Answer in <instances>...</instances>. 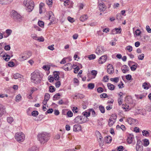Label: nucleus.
Listing matches in <instances>:
<instances>
[{
  "instance_id": "nucleus-1",
  "label": "nucleus",
  "mask_w": 151,
  "mask_h": 151,
  "mask_svg": "<svg viewBox=\"0 0 151 151\" xmlns=\"http://www.w3.org/2000/svg\"><path fill=\"white\" fill-rule=\"evenodd\" d=\"M37 138L41 144H44L48 142L50 138V136L49 133L43 132L38 133Z\"/></svg>"
},
{
  "instance_id": "nucleus-2",
  "label": "nucleus",
  "mask_w": 151,
  "mask_h": 151,
  "mask_svg": "<svg viewBox=\"0 0 151 151\" xmlns=\"http://www.w3.org/2000/svg\"><path fill=\"white\" fill-rule=\"evenodd\" d=\"M42 80L39 72L35 70L31 74V81L32 82L38 84H39Z\"/></svg>"
},
{
  "instance_id": "nucleus-3",
  "label": "nucleus",
  "mask_w": 151,
  "mask_h": 151,
  "mask_svg": "<svg viewBox=\"0 0 151 151\" xmlns=\"http://www.w3.org/2000/svg\"><path fill=\"white\" fill-rule=\"evenodd\" d=\"M10 15L12 18L15 21L20 22L22 20L21 16L14 10L12 11Z\"/></svg>"
},
{
  "instance_id": "nucleus-4",
  "label": "nucleus",
  "mask_w": 151,
  "mask_h": 151,
  "mask_svg": "<svg viewBox=\"0 0 151 151\" xmlns=\"http://www.w3.org/2000/svg\"><path fill=\"white\" fill-rule=\"evenodd\" d=\"M32 55V52L30 51L25 52L20 55L19 60L20 61L25 60L29 58Z\"/></svg>"
},
{
  "instance_id": "nucleus-5",
  "label": "nucleus",
  "mask_w": 151,
  "mask_h": 151,
  "mask_svg": "<svg viewBox=\"0 0 151 151\" xmlns=\"http://www.w3.org/2000/svg\"><path fill=\"white\" fill-rule=\"evenodd\" d=\"M24 134L22 132L17 133L15 135V138L19 142H22L25 139Z\"/></svg>"
},
{
  "instance_id": "nucleus-6",
  "label": "nucleus",
  "mask_w": 151,
  "mask_h": 151,
  "mask_svg": "<svg viewBox=\"0 0 151 151\" xmlns=\"http://www.w3.org/2000/svg\"><path fill=\"white\" fill-rule=\"evenodd\" d=\"M83 116H78L76 117L74 119V121L75 123L78 124H82L88 121L87 120H84V118H83Z\"/></svg>"
},
{
  "instance_id": "nucleus-7",
  "label": "nucleus",
  "mask_w": 151,
  "mask_h": 151,
  "mask_svg": "<svg viewBox=\"0 0 151 151\" xmlns=\"http://www.w3.org/2000/svg\"><path fill=\"white\" fill-rule=\"evenodd\" d=\"M24 4H25L27 7V10L29 12H31L33 9L34 7V4L32 2H28L24 1Z\"/></svg>"
},
{
  "instance_id": "nucleus-8",
  "label": "nucleus",
  "mask_w": 151,
  "mask_h": 151,
  "mask_svg": "<svg viewBox=\"0 0 151 151\" xmlns=\"http://www.w3.org/2000/svg\"><path fill=\"white\" fill-rule=\"evenodd\" d=\"M47 15H48L49 19L50 21V22L48 24V25H50L53 23L55 19L54 15L51 11H49L47 14Z\"/></svg>"
},
{
  "instance_id": "nucleus-9",
  "label": "nucleus",
  "mask_w": 151,
  "mask_h": 151,
  "mask_svg": "<svg viewBox=\"0 0 151 151\" xmlns=\"http://www.w3.org/2000/svg\"><path fill=\"white\" fill-rule=\"evenodd\" d=\"M105 51V49L103 47L99 46L97 47L96 52L97 54L99 55L102 54Z\"/></svg>"
},
{
  "instance_id": "nucleus-10",
  "label": "nucleus",
  "mask_w": 151,
  "mask_h": 151,
  "mask_svg": "<svg viewBox=\"0 0 151 151\" xmlns=\"http://www.w3.org/2000/svg\"><path fill=\"white\" fill-rule=\"evenodd\" d=\"M114 72L113 66L111 64H109L107 66V72L109 74H112Z\"/></svg>"
},
{
  "instance_id": "nucleus-11",
  "label": "nucleus",
  "mask_w": 151,
  "mask_h": 151,
  "mask_svg": "<svg viewBox=\"0 0 151 151\" xmlns=\"http://www.w3.org/2000/svg\"><path fill=\"white\" fill-rule=\"evenodd\" d=\"M107 57L106 55H103L100 57L98 60V62L99 64H103L105 63L107 60Z\"/></svg>"
},
{
  "instance_id": "nucleus-12",
  "label": "nucleus",
  "mask_w": 151,
  "mask_h": 151,
  "mask_svg": "<svg viewBox=\"0 0 151 151\" xmlns=\"http://www.w3.org/2000/svg\"><path fill=\"white\" fill-rule=\"evenodd\" d=\"M99 9L102 11H105L106 9V7L104 3L101 2L99 4Z\"/></svg>"
},
{
  "instance_id": "nucleus-13",
  "label": "nucleus",
  "mask_w": 151,
  "mask_h": 151,
  "mask_svg": "<svg viewBox=\"0 0 151 151\" xmlns=\"http://www.w3.org/2000/svg\"><path fill=\"white\" fill-rule=\"evenodd\" d=\"M121 32V28H115L112 30L111 33V34H120Z\"/></svg>"
},
{
  "instance_id": "nucleus-14",
  "label": "nucleus",
  "mask_w": 151,
  "mask_h": 151,
  "mask_svg": "<svg viewBox=\"0 0 151 151\" xmlns=\"http://www.w3.org/2000/svg\"><path fill=\"white\" fill-rule=\"evenodd\" d=\"M134 139V136L132 134H130L128 136L127 142L129 144L132 142Z\"/></svg>"
},
{
  "instance_id": "nucleus-15",
  "label": "nucleus",
  "mask_w": 151,
  "mask_h": 151,
  "mask_svg": "<svg viewBox=\"0 0 151 151\" xmlns=\"http://www.w3.org/2000/svg\"><path fill=\"white\" fill-rule=\"evenodd\" d=\"M127 121L128 123L130 125L134 124L137 122V120L136 119L132 118H129L127 119Z\"/></svg>"
},
{
  "instance_id": "nucleus-16",
  "label": "nucleus",
  "mask_w": 151,
  "mask_h": 151,
  "mask_svg": "<svg viewBox=\"0 0 151 151\" xmlns=\"http://www.w3.org/2000/svg\"><path fill=\"white\" fill-rule=\"evenodd\" d=\"M81 129V125L79 124H75L73 126V131H79Z\"/></svg>"
},
{
  "instance_id": "nucleus-17",
  "label": "nucleus",
  "mask_w": 151,
  "mask_h": 151,
  "mask_svg": "<svg viewBox=\"0 0 151 151\" xmlns=\"http://www.w3.org/2000/svg\"><path fill=\"white\" fill-rule=\"evenodd\" d=\"M6 113L5 109L4 106L1 104H0V117Z\"/></svg>"
},
{
  "instance_id": "nucleus-18",
  "label": "nucleus",
  "mask_w": 151,
  "mask_h": 151,
  "mask_svg": "<svg viewBox=\"0 0 151 151\" xmlns=\"http://www.w3.org/2000/svg\"><path fill=\"white\" fill-rule=\"evenodd\" d=\"M121 70L123 73H125L129 70V68L126 65H124L121 68Z\"/></svg>"
},
{
  "instance_id": "nucleus-19",
  "label": "nucleus",
  "mask_w": 151,
  "mask_h": 151,
  "mask_svg": "<svg viewBox=\"0 0 151 151\" xmlns=\"http://www.w3.org/2000/svg\"><path fill=\"white\" fill-rule=\"evenodd\" d=\"M142 87L144 89L147 90L151 87V86L149 83L145 82L143 83Z\"/></svg>"
},
{
  "instance_id": "nucleus-20",
  "label": "nucleus",
  "mask_w": 151,
  "mask_h": 151,
  "mask_svg": "<svg viewBox=\"0 0 151 151\" xmlns=\"http://www.w3.org/2000/svg\"><path fill=\"white\" fill-rule=\"evenodd\" d=\"M1 56H2L4 59L6 61H8L10 58V56L9 55L6 54L5 52L3 54V55H1Z\"/></svg>"
},
{
  "instance_id": "nucleus-21",
  "label": "nucleus",
  "mask_w": 151,
  "mask_h": 151,
  "mask_svg": "<svg viewBox=\"0 0 151 151\" xmlns=\"http://www.w3.org/2000/svg\"><path fill=\"white\" fill-rule=\"evenodd\" d=\"M59 72L58 71H55L53 72L54 78L56 80H58L59 79Z\"/></svg>"
},
{
  "instance_id": "nucleus-22",
  "label": "nucleus",
  "mask_w": 151,
  "mask_h": 151,
  "mask_svg": "<svg viewBox=\"0 0 151 151\" xmlns=\"http://www.w3.org/2000/svg\"><path fill=\"white\" fill-rule=\"evenodd\" d=\"M132 99L131 96H126L124 99V101L128 103H131L132 102Z\"/></svg>"
},
{
  "instance_id": "nucleus-23",
  "label": "nucleus",
  "mask_w": 151,
  "mask_h": 151,
  "mask_svg": "<svg viewBox=\"0 0 151 151\" xmlns=\"http://www.w3.org/2000/svg\"><path fill=\"white\" fill-rule=\"evenodd\" d=\"M83 114L85 116H83V117H84V118H85L86 120V119L88 121V118L87 117L89 116H90L91 114L90 112L89 111H86L83 112Z\"/></svg>"
},
{
  "instance_id": "nucleus-24",
  "label": "nucleus",
  "mask_w": 151,
  "mask_h": 151,
  "mask_svg": "<svg viewBox=\"0 0 151 151\" xmlns=\"http://www.w3.org/2000/svg\"><path fill=\"white\" fill-rule=\"evenodd\" d=\"M115 121L112 120V118H110L108 121V125L111 127L114 123Z\"/></svg>"
},
{
  "instance_id": "nucleus-25",
  "label": "nucleus",
  "mask_w": 151,
  "mask_h": 151,
  "mask_svg": "<svg viewBox=\"0 0 151 151\" xmlns=\"http://www.w3.org/2000/svg\"><path fill=\"white\" fill-rule=\"evenodd\" d=\"M107 86L108 89L112 91L114 89V86L111 83H108Z\"/></svg>"
},
{
  "instance_id": "nucleus-26",
  "label": "nucleus",
  "mask_w": 151,
  "mask_h": 151,
  "mask_svg": "<svg viewBox=\"0 0 151 151\" xmlns=\"http://www.w3.org/2000/svg\"><path fill=\"white\" fill-rule=\"evenodd\" d=\"M105 142L108 143H110L112 141V138L110 136H106L105 138Z\"/></svg>"
},
{
  "instance_id": "nucleus-27",
  "label": "nucleus",
  "mask_w": 151,
  "mask_h": 151,
  "mask_svg": "<svg viewBox=\"0 0 151 151\" xmlns=\"http://www.w3.org/2000/svg\"><path fill=\"white\" fill-rule=\"evenodd\" d=\"M60 94L59 93H56L53 97V100L54 101H55L60 99Z\"/></svg>"
},
{
  "instance_id": "nucleus-28",
  "label": "nucleus",
  "mask_w": 151,
  "mask_h": 151,
  "mask_svg": "<svg viewBox=\"0 0 151 151\" xmlns=\"http://www.w3.org/2000/svg\"><path fill=\"white\" fill-rule=\"evenodd\" d=\"M88 18L86 14H84L81 16L80 18V20L82 22H83Z\"/></svg>"
},
{
  "instance_id": "nucleus-29",
  "label": "nucleus",
  "mask_w": 151,
  "mask_h": 151,
  "mask_svg": "<svg viewBox=\"0 0 151 151\" xmlns=\"http://www.w3.org/2000/svg\"><path fill=\"white\" fill-rule=\"evenodd\" d=\"M95 134L97 138L98 139L99 138L100 140H101L102 138V137L100 132L98 131H96L95 132Z\"/></svg>"
},
{
  "instance_id": "nucleus-30",
  "label": "nucleus",
  "mask_w": 151,
  "mask_h": 151,
  "mask_svg": "<svg viewBox=\"0 0 151 151\" xmlns=\"http://www.w3.org/2000/svg\"><path fill=\"white\" fill-rule=\"evenodd\" d=\"M138 66V64L137 63H135V64L132 65V66L130 67V69L132 71H135Z\"/></svg>"
},
{
  "instance_id": "nucleus-31",
  "label": "nucleus",
  "mask_w": 151,
  "mask_h": 151,
  "mask_svg": "<svg viewBox=\"0 0 151 151\" xmlns=\"http://www.w3.org/2000/svg\"><path fill=\"white\" fill-rule=\"evenodd\" d=\"M99 109L101 112L102 113H104L105 112V109L104 107L102 105H100L99 106Z\"/></svg>"
},
{
  "instance_id": "nucleus-32",
  "label": "nucleus",
  "mask_w": 151,
  "mask_h": 151,
  "mask_svg": "<svg viewBox=\"0 0 151 151\" xmlns=\"http://www.w3.org/2000/svg\"><path fill=\"white\" fill-rule=\"evenodd\" d=\"M142 134L143 136L146 137L148 136L150 134L149 132L145 130H144L142 131Z\"/></svg>"
},
{
  "instance_id": "nucleus-33",
  "label": "nucleus",
  "mask_w": 151,
  "mask_h": 151,
  "mask_svg": "<svg viewBox=\"0 0 151 151\" xmlns=\"http://www.w3.org/2000/svg\"><path fill=\"white\" fill-rule=\"evenodd\" d=\"M110 80L116 83L118 82L119 81V78L118 77L111 78H110Z\"/></svg>"
},
{
  "instance_id": "nucleus-34",
  "label": "nucleus",
  "mask_w": 151,
  "mask_h": 151,
  "mask_svg": "<svg viewBox=\"0 0 151 151\" xmlns=\"http://www.w3.org/2000/svg\"><path fill=\"white\" fill-rule=\"evenodd\" d=\"M50 95L49 93H46L45 94L44 96V99L46 100L47 101H48L50 98Z\"/></svg>"
},
{
  "instance_id": "nucleus-35",
  "label": "nucleus",
  "mask_w": 151,
  "mask_h": 151,
  "mask_svg": "<svg viewBox=\"0 0 151 151\" xmlns=\"http://www.w3.org/2000/svg\"><path fill=\"white\" fill-rule=\"evenodd\" d=\"M135 96L136 97L137 99H142L145 97V96L144 95H135Z\"/></svg>"
},
{
  "instance_id": "nucleus-36",
  "label": "nucleus",
  "mask_w": 151,
  "mask_h": 151,
  "mask_svg": "<svg viewBox=\"0 0 151 151\" xmlns=\"http://www.w3.org/2000/svg\"><path fill=\"white\" fill-rule=\"evenodd\" d=\"M149 144V142L148 139H145L144 140V145L146 147Z\"/></svg>"
},
{
  "instance_id": "nucleus-37",
  "label": "nucleus",
  "mask_w": 151,
  "mask_h": 151,
  "mask_svg": "<svg viewBox=\"0 0 151 151\" xmlns=\"http://www.w3.org/2000/svg\"><path fill=\"white\" fill-rule=\"evenodd\" d=\"M88 87L89 89H92L94 87V84L93 83H90L88 84Z\"/></svg>"
},
{
  "instance_id": "nucleus-38",
  "label": "nucleus",
  "mask_w": 151,
  "mask_h": 151,
  "mask_svg": "<svg viewBox=\"0 0 151 151\" xmlns=\"http://www.w3.org/2000/svg\"><path fill=\"white\" fill-rule=\"evenodd\" d=\"M29 151H38V148L36 147H33L29 148Z\"/></svg>"
},
{
  "instance_id": "nucleus-39",
  "label": "nucleus",
  "mask_w": 151,
  "mask_h": 151,
  "mask_svg": "<svg viewBox=\"0 0 151 151\" xmlns=\"http://www.w3.org/2000/svg\"><path fill=\"white\" fill-rule=\"evenodd\" d=\"M6 32L7 34L6 37H8L12 33V30L10 29H7L6 30Z\"/></svg>"
},
{
  "instance_id": "nucleus-40",
  "label": "nucleus",
  "mask_w": 151,
  "mask_h": 151,
  "mask_svg": "<svg viewBox=\"0 0 151 151\" xmlns=\"http://www.w3.org/2000/svg\"><path fill=\"white\" fill-rule=\"evenodd\" d=\"M7 122L9 123H11L14 120L13 118L12 117H8L7 118Z\"/></svg>"
},
{
  "instance_id": "nucleus-41",
  "label": "nucleus",
  "mask_w": 151,
  "mask_h": 151,
  "mask_svg": "<svg viewBox=\"0 0 151 151\" xmlns=\"http://www.w3.org/2000/svg\"><path fill=\"white\" fill-rule=\"evenodd\" d=\"M38 114V112L37 111H34L31 113V115L34 116H36Z\"/></svg>"
},
{
  "instance_id": "nucleus-42",
  "label": "nucleus",
  "mask_w": 151,
  "mask_h": 151,
  "mask_svg": "<svg viewBox=\"0 0 151 151\" xmlns=\"http://www.w3.org/2000/svg\"><path fill=\"white\" fill-rule=\"evenodd\" d=\"M49 89L51 93L53 92L55 90V88L52 86H50L49 87Z\"/></svg>"
},
{
  "instance_id": "nucleus-43",
  "label": "nucleus",
  "mask_w": 151,
  "mask_h": 151,
  "mask_svg": "<svg viewBox=\"0 0 151 151\" xmlns=\"http://www.w3.org/2000/svg\"><path fill=\"white\" fill-rule=\"evenodd\" d=\"M21 75L19 73H16L14 75V77L15 79H17L21 77Z\"/></svg>"
},
{
  "instance_id": "nucleus-44",
  "label": "nucleus",
  "mask_w": 151,
  "mask_h": 151,
  "mask_svg": "<svg viewBox=\"0 0 151 151\" xmlns=\"http://www.w3.org/2000/svg\"><path fill=\"white\" fill-rule=\"evenodd\" d=\"M38 25L41 27L44 26V22L42 21H39L38 22Z\"/></svg>"
},
{
  "instance_id": "nucleus-45",
  "label": "nucleus",
  "mask_w": 151,
  "mask_h": 151,
  "mask_svg": "<svg viewBox=\"0 0 151 151\" xmlns=\"http://www.w3.org/2000/svg\"><path fill=\"white\" fill-rule=\"evenodd\" d=\"M46 2L49 6H51L52 3V0H46Z\"/></svg>"
},
{
  "instance_id": "nucleus-46",
  "label": "nucleus",
  "mask_w": 151,
  "mask_h": 151,
  "mask_svg": "<svg viewBox=\"0 0 151 151\" xmlns=\"http://www.w3.org/2000/svg\"><path fill=\"white\" fill-rule=\"evenodd\" d=\"M116 19L118 20H121L122 18L120 14H118L116 15Z\"/></svg>"
},
{
  "instance_id": "nucleus-47",
  "label": "nucleus",
  "mask_w": 151,
  "mask_h": 151,
  "mask_svg": "<svg viewBox=\"0 0 151 151\" xmlns=\"http://www.w3.org/2000/svg\"><path fill=\"white\" fill-rule=\"evenodd\" d=\"M136 149V151H143V146H137Z\"/></svg>"
},
{
  "instance_id": "nucleus-48",
  "label": "nucleus",
  "mask_w": 151,
  "mask_h": 151,
  "mask_svg": "<svg viewBox=\"0 0 151 151\" xmlns=\"http://www.w3.org/2000/svg\"><path fill=\"white\" fill-rule=\"evenodd\" d=\"M126 50H128L129 52H131L132 51V46L129 45L126 47Z\"/></svg>"
},
{
  "instance_id": "nucleus-49",
  "label": "nucleus",
  "mask_w": 151,
  "mask_h": 151,
  "mask_svg": "<svg viewBox=\"0 0 151 151\" xmlns=\"http://www.w3.org/2000/svg\"><path fill=\"white\" fill-rule=\"evenodd\" d=\"M91 73L95 78L97 74V71L95 70H92L91 71Z\"/></svg>"
},
{
  "instance_id": "nucleus-50",
  "label": "nucleus",
  "mask_w": 151,
  "mask_h": 151,
  "mask_svg": "<svg viewBox=\"0 0 151 151\" xmlns=\"http://www.w3.org/2000/svg\"><path fill=\"white\" fill-rule=\"evenodd\" d=\"M37 90V89L35 87H33L30 90V93L32 94L35 91Z\"/></svg>"
},
{
  "instance_id": "nucleus-51",
  "label": "nucleus",
  "mask_w": 151,
  "mask_h": 151,
  "mask_svg": "<svg viewBox=\"0 0 151 151\" xmlns=\"http://www.w3.org/2000/svg\"><path fill=\"white\" fill-rule=\"evenodd\" d=\"M90 60L94 59L96 58V56L94 54H91L88 57Z\"/></svg>"
},
{
  "instance_id": "nucleus-52",
  "label": "nucleus",
  "mask_w": 151,
  "mask_h": 151,
  "mask_svg": "<svg viewBox=\"0 0 151 151\" xmlns=\"http://www.w3.org/2000/svg\"><path fill=\"white\" fill-rule=\"evenodd\" d=\"M37 40L39 42H43L44 41V39L42 36L38 37Z\"/></svg>"
},
{
  "instance_id": "nucleus-53",
  "label": "nucleus",
  "mask_w": 151,
  "mask_h": 151,
  "mask_svg": "<svg viewBox=\"0 0 151 151\" xmlns=\"http://www.w3.org/2000/svg\"><path fill=\"white\" fill-rule=\"evenodd\" d=\"M53 110L52 109H49L47 111L45 112V114H51L52 113Z\"/></svg>"
},
{
  "instance_id": "nucleus-54",
  "label": "nucleus",
  "mask_w": 151,
  "mask_h": 151,
  "mask_svg": "<svg viewBox=\"0 0 151 151\" xmlns=\"http://www.w3.org/2000/svg\"><path fill=\"white\" fill-rule=\"evenodd\" d=\"M104 91V90L102 87H99L97 88V91L99 93H101Z\"/></svg>"
},
{
  "instance_id": "nucleus-55",
  "label": "nucleus",
  "mask_w": 151,
  "mask_h": 151,
  "mask_svg": "<svg viewBox=\"0 0 151 151\" xmlns=\"http://www.w3.org/2000/svg\"><path fill=\"white\" fill-rule=\"evenodd\" d=\"M67 114L68 117H71L73 116V113L71 111H68Z\"/></svg>"
},
{
  "instance_id": "nucleus-56",
  "label": "nucleus",
  "mask_w": 151,
  "mask_h": 151,
  "mask_svg": "<svg viewBox=\"0 0 151 151\" xmlns=\"http://www.w3.org/2000/svg\"><path fill=\"white\" fill-rule=\"evenodd\" d=\"M42 68L45 70H49L50 69V67L49 66L45 65L43 66Z\"/></svg>"
},
{
  "instance_id": "nucleus-57",
  "label": "nucleus",
  "mask_w": 151,
  "mask_h": 151,
  "mask_svg": "<svg viewBox=\"0 0 151 151\" xmlns=\"http://www.w3.org/2000/svg\"><path fill=\"white\" fill-rule=\"evenodd\" d=\"M144 57V55L143 54H142L138 56V59L139 60H143Z\"/></svg>"
},
{
  "instance_id": "nucleus-58",
  "label": "nucleus",
  "mask_w": 151,
  "mask_h": 151,
  "mask_svg": "<svg viewBox=\"0 0 151 151\" xmlns=\"http://www.w3.org/2000/svg\"><path fill=\"white\" fill-rule=\"evenodd\" d=\"M100 96L101 98H105L107 97V95L106 93H103L101 94L100 95Z\"/></svg>"
},
{
  "instance_id": "nucleus-59",
  "label": "nucleus",
  "mask_w": 151,
  "mask_h": 151,
  "mask_svg": "<svg viewBox=\"0 0 151 151\" xmlns=\"http://www.w3.org/2000/svg\"><path fill=\"white\" fill-rule=\"evenodd\" d=\"M31 37L34 39L37 40L38 37L37 36V35L36 34H32L31 35Z\"/></svg>"
},
{
  "instance_id": "nucleus-60",
  "label": "nucleus",
  "mask_w": 151,
  "mask_h": 151,
  "mask_svg": "<svg viewBox=\"0 0 151 151\" xmlns=\"http://www.w3.org/2000/svg\"><path fill=\"white\" fill-rule=\"evenodd\" d=\"M74 72L75 73H78V71H79V70H80V68L79 67V66H77L76 67V68H74Z\"/></svg>"
},
{
  "instance_id": "nucleus-61",
  "label": "nucleus",
  "mask_w": 151,
  "mask_h": 151,
  "mask_svg": "<svg viewBox=\"0 0 151 151\" xmlns=\"http://www.w3.org/2000/svg\"><path fill=\"white\" fill-rule=\"evenodd\" d=\"M72 110L74 113H77L78 111V108L76 107H73V108Z\"/></svg>"
},
{
  "instance_id": "nucleus-62",
  "label": "nucleus",
  "mask_w": 151,
  "mask_h": 151,
  "mask_svg": "<svg viewBox=\"0 0 151 151\" xmlns=\"http://www.w3.org/2000/svg\"><path fill=\"white\" fill-rule=\"evenodd\" d=\"M123 150L124 147L122 146H120L117 147L118 151H123Z\"/></svg>"
},
{
  "instance_id": "nucleus-63",
  "label": "nucleus",
  "mask_w": 151,
  "mask_h": 151,
  "mask_svg": "<svg viewBox=\"0 0 151 151\" xmlns=\"http://www.w3.org/2000/svg\"><path fill=\"white\" fill-rule=\"evenodd\" d=\"M146 29L147 32L149 33H151V29L150 28V27L148 25L146 26Z\"/></svg>"
},
{
  "instance_id": "nucleus-64",
  "label": "nucleus",
  "mask_w": 151,
  "mask_h": 151,
  "mask_svg": "<svg viewBox=\"0 0 151 151\" xmlns=\"http://www.w3.org/2000/svg\"><path fill=\"white\" fill-rule=\"evenodd\" d=\"M146 109L148 111L150 112L151 111V106L149 105L147 106L146 107Z\"/></svg>"
}]
</instances>
